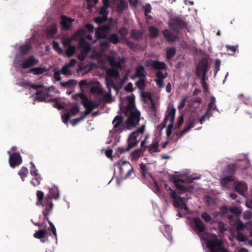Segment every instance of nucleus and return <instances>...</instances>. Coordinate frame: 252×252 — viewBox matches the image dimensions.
<instances>
[{"label":"nucleus","mask_w":252,"mask_h":252,"mask_svg":"<svg viewBox=\"0 0 252 252\" xmlns=\"http://www.w3.org/2000/svg\"><path fill=\"white\" fill-rule=\"evenodd\" d=\"M86 117V116L84 113H83V114L81 115L79 117L74 119L72 120V121L71 122L72 125L73 126H75L78 123H79L80 121L83 120Z\"/></svg>","instance_id":"obj_60"},{"label":"nucleus","mask_w":252,"mask_h":252,"mask_svg":"<svg viewBox=\"0 0 252 252\" xmlns=\"http://www.w3.org/2000/svg\"><path fill=\"white\" fill-rule=\"evenodd\" d=\"M75 47L74 46H71L67 48L65 53V55L66 57H71L72 56L75 52Z\"/></svg>","instance_id":"obj_48"},{"label":"nucleus","mask_w":252,"mask_h":252,"mask_svg":"<svg viewBox=\"0 0 252 252\" xmlns=\"http://www.w3.org/2000/svg\"><path fill=\"white\" fill-rule=\"evenodd\" d=\"M174 186L176 188L177 191L173 190L171 188L168 186L167 184H165L164 185V187L165 189L167 191H170V196L173 199H175L179 195L183 194L187 192L188 191H190L192 189H193V187L192 186H188L181 185V184H183L185 183V181L182 179H175L173 181Z\"/></svg>","instance_id":"obj_2"},{"label":"nucleus","mask_w":252,"mask_h":252,"mask_svg":"<svg viewBox=\"0 0 252 252\" xmlns=\"http://www.w3.org/2000/svg\"><path fill=\"white\" fill-rule=\"evenodd\" d=\"M35 94L36 96L34 98V101L38 100L40 102H47L45 94L43 91H37Z\"/></svg>","instance_id":"obj_29"},{"label":"nucleus","mask_w":252,"mask_h":252,"mask_svg":"<svg viewBox=\"0 0 252 252\" xmlns=\"http://www.w3.org/2000/svg\"><path fill=\"white\" fill-rule=\"evenodd\" d=\"M47 195H49L50 201H52V199H58L59 198L58 188L56 186L50 188L49 193Z\"/></svg>","instance_id":"obj_23"},{"label":"nucleus","mask_w":252,"mask_h":252,"mask_svg":"<svg viewBox=\"0 0 252 252\" xmlns=\"http://www.w3.org/2000/svg\"><path fill=\"white\" fill-rule=\"evenodd\" d=\"M220 63L221 62L220 59H217L215 60L214 67V74L215 76L220 69Z\"/></svg>","instance_id":"obj_57"},{"label":"nucleus","mask_w":252,"mask_h":252,"mask_svg":"<svg viewBox=\"0 0 252 252\" xmlns=\"http://www.w3.org/2000/svg\"><path fill=\"white\" fill-rule=\"evenodd\" d=\"M229 211L227 207L225 205L222 206L220 208V211L217 212V214H220L221 217H225Z\"/></svg>","instance_id":"obj_49"},{"label":"nucleus","mask_w":252,"mask_h":252,"mask_svg":"<svg viewBox=\"0 0 252 252\" xmlns=\"http://www.w3.org/2000/svg\"><path fill=\"white\" fill-rule=\"evenodd\" d=\"M61 26L63 30H68L72 25V22L74 21V19L71 18H68L65 15H61Z\"/></svg>","instance_id":"obj_16"},{"label":"nucleus","mask_w":252,"mask_h":252,"mask_svg":"<svg viewBox=\"0 0 252 252\" xmlns=\"http://www.w3.org/2000/svg\"><path fill=\"white\" fill-rule=\"evenodd\" d=\"M229 211L231 213L237 216H240L242 213V210L241 209V208L240 207L236 206L230 207L229 208Z\"/></svg>","instance_id":"obj_43"},{"label":"nucleus","mask_w":252,"mask_h":252,"mask_svg":"<svg viewBox=\"0 0 252 252\" xmlns=\"http://www.w3.org/2000/svg\"><path fill=\"white\" fill-rule=\"evenodd\" d=\"M214 238L209 239L206 242V246L210 252H229L222 244V242L219 239L216 235H214Z\"/></svg>","instance_id":"obj_3"},{"label":"nucleus","mask_w":252,"mask_h":252,"mask_svg":"<svg viewBox=\"0 0 252 252\" xmlns=\"http://www.w3.org/2000/svg\"><path fill=\"white\" fill-rule=\"evenodd\" d=\"M46 232L44 229H39L37 231L35 232L33 234V236L34 238L37 239H41V241L43 242H44V240H42V239H44L46 237Z\"/></svg>","instance_id":"obj_39"},{"label":"nucleus","mask_w":252,"mask_h":252,"mask_svg":"<svg viewBox=\"0 0 252 252\" xmlns=\"http://www.w3.org/2000/svg\"><path fill=\"white\" fill-rule=\"evenodd\" d=\"M127 100V104L125 108L124 112L127 113L128 112L137 110L136 108L135 103V96L133 94L128 95L126 97Z\"/></svg>","instance_id":"obj_14"},{"label":"nucleus","mask_w":252,"mask_h":252,"mask_svg":"<svg viewBox=\"0 0 252 252\" xmlns=\"http://www.w3.org/2000/svg\"><path fill=\"white\" fill-rule=\"evenodd\" d=\"M212 116V112H209L206 111L204 114H203L201 117H200L198 120V123L200 124H202V123L205 121L206 118L208 119Z\"/></svg>","instance_id":"obj_52"},{"label":"nucleus","mask_w":252,"mask_h":252,"mask_svg":"<svg viewBox=\"0 0 252 252\" xmlns=\"http://www.w3.org/2000/svg\"><path fill=\"white\" fill-rule=\"evenodd\" d=\"M57 32V27L56 24H54L51 25L50 27H48L47 32L46 34L48 37H52Z\"/></svg>","instance_id":"obj_38"},{"label":"nucleus","mask_w":252,"mask_h":252,"mask_svg":"<svg viewBox=\"0 0 252 252\" xmlns=\"http://www.w3.org/2000/svg\"><path fill=\"white\" fill-rule=\"evenodd\" d=\"M191 227L194 231L200 235L206 230V226L199 217H194L191 222Z\"/></svg>","instance_id":"obj_6"},{"label":"nucleus","mask_w":252,"mask_h":252,"mask_svg":"<svg viewBox=\"0 0 252 252\" xmlns=\"http://www.w3.org/2000/svg\"><path fill=\"white\" fill-rule=\"evenodd\" d=\"M47 68L45 67H36L32 68L30 71L33 73L34 75H40L43 74L47 71Z\"/></svg>","instance_id":"obj_31"},{"label":"nucleus","mask_w":252,"mask_h":252,"mask_svg":"<svg viewBox=\"0 0 252 252\" xmlns=\"http://www.w3.org/2000/svg\"><path fill=\"white\" fill-rule=\"evenodd\" d=\"M145 125H143L139 128L132 132L128 138L127 146L126 147H120L118 148V153H116V154L118 155V156L119 157L120 154L128 152L131 149L136 146L139 141L137 139L138 136L139 134H143L145 131Z\"/></svg>","instance_id":"obj_1"},{"label":"nucleus","mask_w":252,"mask_h":252,"mask_svg":"<svg viewBox=\"0 0 252 252\" xmlns=\"http://www.w3.org/2000/svg\"><path fill=\"white\" fill-rule=\"evenodd\" d=\"M113 129L117 132H121L125 129L124 118L122 115H117L113 120Z\"/></svg>","instance_id":"obj_10"},{"label":"nucleus","mask_w":252,"mask_h":252,"mask_svg":"<svg viewBox=\"0 0 252 252\" xmlns=\"http://www.w3.org/2000/svg\"><path fill=\"white\" fill-rule=\"evenodd\" d=\"M53 208V203H50V206L44 208V209L42 211V214L44 217V220L47 221L48 223L49 221H50L49 220L48 215H49L52 212Z\"/></svg>","instance_id":"obj_26"},{"label":"nucleus","mask_w":252,"mask_h":252,"mask_svg":"<svg viewBox=\"0 0 252 252\" xmlns=\"http://www.w3.org/2000/svg\"><path fill=\"white\" fill-rule=\"evenodd\" d=\"M53 48L59 54H62L63 53V50L60 47L59 44L58 42H57L55 41H54L53 42Z\"/></svg>","instance_id":"obj_55"},{"label":"nucleus","mask_w":252,"mask_h":252,"mask_svg":"<svg viewBox=\"0 0 252 252\" xmlns=\"http://www.w3.org/2000/svg\"><path fill=\"white\" fill-rule=\"evenodd\" d=\"M194 123L193 120H191L188 123V126H185L184 128L181 132L177 133V135L178 136L179 138L182 137L184 134L188 132L191 128L194 127Z\"/></svg>","instance_id":"obj_22"},{"label":"nucleus","mask_w":252,"mask_h":252,"mask_svg":"<svg viewBox=\"0 0 252 252\" xmlns=\"http://www.w3.org/2000/svg\"><path fill=\"white\" fill-rule=\"evenodd\" d=\"M41 179L40 175L33 176V178L31 181V183L34 187L37 186L40 184Z\"/></svg>","instance_id":"obj_50"},{"label":"nucleus","mask_w":252,"mask_h":252,"mask_svg":"<svg viewBox=\"0 0 252 252\" xmlns=\"http://www.w3.org/2000/svg\"><path fill=\"white\" fill-rule=\"evenodd\" d=\"M237 240L239 242H245L247 240L246 237L241 232H238L237 234Z\"/></svg>","instance_id":"obj_59"},{"label":"nucleus","mask_w":252,"mask_h":252,"mask_svg":"<svg viewBox=\"0 0 252 252\" xmlns=\"http://www.w3.org/2000/svg\"><path fill=\"white\" fill-rule=\"evenodd\" d=\"M36 195L37 197L36 205L41 206L43 208L50 206V203H53L52 201H50L49 195H47L44 198V192L40 190L36 191Z\"/></svg>","instance_id":"obj_8"},{"label":"nucleus","mask_w":252,"mask_h":252,"mask_svg":"<svg viewBox=\"0 0 252 252\" xmlns=\"http://www.w3.org/2000/svg\"><path fill=\"white\" fill-rule=\"evenodd\" d=\"M68 67L66 64L64 65L62 69L60 70L61 72H62L63 74L65 75H68L71 74V72L69 70Z\"/></svg>","instance_id":"obj_63"},{"label":"nucleus","mask_w":252,"mask_h":252,"mask_svg":"<svg viewBox=\"0 0 252 252\" xmlns=\"http://www.w3.org/2000/svg\"><path fill=\"white\" fill-rule=\"evenodd\" d=\"M142 32L141 31L133 29L131 31V36L135 40H139L142 36Z\"/></svg>","instance_id":"obj_42"},{"label":"nucleus","mask_w":252,"mask_h":252,"mask_svg":"<svg viewBox=\"0 0 252 252\" xmlns=\"http://www.w3.org/2000/svg\"><path fill=\"white\" fill-rule=\"evenodd\" d=\"M83 106L86 108V110L83 112V113L87 116L90 114L93 109H94V102L90 100L88 97L85 102H82Z\"/></svg>","instance_id":"obj_20"},{"label":"nucleus","mask_w":252,"mask_h":252,"mask_svg":"<svg viewBox=\"0 0 252 252\" xmlns=\"http://www.w3.org/2000/svg\"><path fill=\"white\" fill-rule=\"evenodd\" d=\"M148 31L150 34V37L152 38H157L159 33V31L156 27L151 26L148 28Z\"/></svg>","instance_id":"obj_35"},{"label":"nucleus","mask_w":252,"mask_h":252,"mask_svg":"<svg viewBox=\"0 0 252 252\" xmlns=\"http://www.w3.org/2000/svg\"><path fill=\"white\" fill-rule=\"evenodd\" d=\"M125 115L127 117L126 121V125L130 127H135L138 125L140 121L141 113L138 110H135L128 112H124Z\"/></svg>","instance_id":"obj_5"},{"label":"nucleus","mask_w":252,"mask_h":252,"mask_svg":"<svg viewBox=\"0 0 252 252\" xmlns=\"http://www.w3.org/2000/svg\"><path fill=\"white\" fill-rule=\"evenodd\" d=\"M201 217L206 223H208L212 220L211 216L206 212H203L201 215Z\"/></svg>","instance_id":"obj_54"},{"label":"nucleus","mask_w":252,"mask_h":252,"mask_svg":"<svg viewBox=\"0 0 252 252\" xmlns=\"http://www.w3.org/2000/svg\"><path fill=\"white\" fill-rule=\"evenodd\" d=\"M107 17H106V15H105V16H103L102 15V16H98L97 17H96L95 19H94V22L98 24V25H100L101 24H102L105 22H106L107 21Z\"/></svg>","instance_id":"obj_51"},{"label":"nucleus","mask_w":252,"mask_h":252,"mask_svg":"<svg viewBox=\"0 0 252 252\" xmlns=\"http://www.w3.org/2000/svg\"><path fill=\"white\" fill-rule=\"evenodd\" d=\"M209 68L208 61L206 58H203L200 60L196 66L195 74L200 77L203 73H207Z\"/></svg>","instance_id":"obj_7"},{"label":"nucleus","mask_w":252,"mask_h":252,"mask_svg":"<svg viewBox=\"0 0 252 252\" xmlns=\"http://www.w3.org/2000/svg\"><path fill=\"white\" fill-rule=\"evenodd\" d=\"M188 25V23L185 20L178 17L170 19L168 22L169 27L177 33L182 30H186L189 32V30Z\"/></svg>","instance_id":"obj_4"},{"label":"nucleus","mask_w":252,"mask_h":252,"mask_svg":"<svg viewBox=\"0 0 252 252\" xmlns=\"http://www.w3.org/2000/svg\"><path fill=\"white\" fill-rule=\"evenodd\" d=\"M176 53L175 47H167L166 49V59L167 60H171L174 57Z\"/></svg>","instance_id":"obj_28"},{"label":"nucleus","mask_w":252,"mask_h":252,"mask_svg":"<svg viewBox=\"0 0 252 252\" xmlns=\"http://www.w3.org/2000/svg\"><path fill=\"white\" fill-rule=\"evenodd\" d=\"M106 39L111 43L117 44L120 42L119 37L116 33H112L107 35Z\"/></svg>","instance_id":"obj_33"},{"label":"nucleus","mask_w":252,"mask_h":252,"mask_svg":"<svg viewBox=\"0 0 252 252\" xmlns=\"http://www.w3.org/2000/svg\"><path fill=\"white\" fill-rule=\"evenodd\" d=\"M140 168L141 169V174L143 178H145L146 173L148 171V168L143 163H141L140 165Z\"/></svg>","instance_id":"obj_53"},{"label":"nucleus","mask_w":252,"mask_h":252,"mask_svg":"<svg viewBox=\"0 0 252 252\" xmlns=\"http://www.w3.org/2000/svg\"><path fill=\"white\" fill-rule=\"evenodd\" d=\"M72 97L74 100H78L79 98L82 100V102H85V100L87 99V96L83 93H80L74 94L72 96Z\"/></svg>","instance_id":"obj_45"},{"label":"nucleus","mask_w":252,"mask_h":252,"mask_svg":"<svg viewBox=\"0 0 252 252\" xmlns=\"http://www.w3.org/2000/svg\"><path fill=\"white\" fill-rule=\"evenodd\" d=\"M248 223H249V222H247L246 224H244L243 221L238 218L235 220L234 225L237 230L241 231L244 230L246 228V224Z\"/></svg>","instance_id":"obj_32"},{"label":"nucleus","mask_w":252,"mask_h":252,"mask_svg":"<svg viewBox=\"0 0 252 252\" xmlns=\"http://www.w3.org/2000/svg\"><path fill=\"white\" fill-rule=\"evenodd\" d=\"M162 33L165 39L169 43L174 42L178 38L177 35L167 29L164 30Z\"/></svg>","instance_id":"obj_17"},{"label":"nucleus","mask_w":252,"mask_h":252,"mask_svg":"<svg viewBox=\"0 0 252 252\" xmlns=\"http://www.w3.org/2000/svg\"><path fill=\"white\" fill-rule=\"evenodd\" d=\"M108 61L110 63V65L112 67H116L119 69H121L122 61L120 59L119 61L116 62L114 57H109L108 58Z\"/></svg>","instance_id":"obj_25"},{"label":"nucleus","mask_w":252,"mask_h":252,"mask_svg":"<svg viewBox=\"0 0 252 252\" xmlns=\"http://www.w3.org/2000/svg\"><path fill=\"white\" fill-rule=\"evenodd\" d=\"M107 73L110 76L113 77L115 78H118L120 77V72L117 69H109L107 70Z\"/></svg>","instance_id":"obj_46"},{"label":"nucleus","mask_w":252,"mask_h":252,"mask_svg":"<svg viewBox=\"0 0 252 252\" xmlns=\"http://www.w3.org/2000/svg\"><path fill=\"white\" fill-rule=\"evenodd\" d=\"M146 78H139V80L136 82L135 85L136 87L140 89L143 90L145 87V80Z\"/></svg>","instance_id":"obj_47"},{"label":"nucleus","mask_w":252,"mask_h":252,"mask_svg":"<svg viewBox=\"0 0 252 252\" xmlns=\"http://www.w3.org/2000/svg\"><path fill=\"white\" fill-rule=\"evenodd\" d=\"M135 77H138L139 78L146 77L145 73V67L143 65H140L137 66L135 69V75L132 78L134 79Z\"/></svg>","instance_id":"obj_21"},{"label":"nucleus","mask_w":252,"mask_h":252,"mask_svg":"<svg viewBox=\"0 0 252 252\" xmlns=\"http://www.w3.org/2000/svg\"><path fill=\"white\" fill-rule=\"evenodd\" d=\"M235 190L242 195H244L247 191V184L244 181L236 182L235 183Z\"/></svg>","instance_id":"obj_15"},{"label":"nucleus","mask_w":252,"mask_h":252,"mask_svg":"<svg viewBox=\"0 0 252 252\" xmlns=\"http://www.w3.org/2000/svg\"><path fill=\"white\" fill-rule=\"evenodd\" d=\"M252 217V213L251 211H245L243 214V218L245 220H249Z\"/></svg>","instance_id":"obj_64"},{"label":"nucleus","mask_w":252,"mask_h":252,"mask_svg":"<svg viewBox=\"0 0 252 252\" xmlns=\"http://www.w3.org/2000/svg\"><path fill=\"white\" fill-rule=\"evenodd\" d=\"M29 174V171L27 167L23 166L19 171L18 174L20 176L22 181H25V178H26Z\"/></svg>","instance_id":"obj_41"},{"label":"nucleus","mask_w":252,"mask_h":252,"mask_svg":"<svg viewBox=\"0 0 252 252\" xmlns=\"http://www.w3.org/2000/svg\"><path fill=\"white\" fill-rule=\"evenodd\" d=\"M22 162V157L19 153H14L10 155L9 163L11 167L14 168L20 165Z\"/></svg>","instance_id":"obj_11"},{"label":"nucleus","mask_w":252,"mask_h":252,"mask_svg":"<svg viewBox=\"0 0 252 252\" xmlns=\"http://www.w3.org/2000/svg\"><path fill=\"white\" fill-rule=\"evenodd\" d=\"M239 165L236 163L228 164L223 171V175L234 178V175Z\"/></svg>","instance_id":"obj_12"},{"label":"nucleus","mask_w":252,"mask_h":252,"mask_svg":"<svg viewBox=\"0 0 252 252\" xmlns=\"http://www.w3.org/2000/svg\"><path fill=\"white\" fill-rule=\"evenodd\" d=\"M144 151L145 150L142 149H137L133 151L131 154L132 160H137L140 157L143 156Z\"/></svg>","instance_id":"obj_27"},{"label":"nucleus","mask_w":252,"mask_h":252,"mask_svg":"<svg viewBox=\"0 0 252 252\" xmlns=\"http://www.w3.org/2000/svg\"><path fill=\"white\" fill-rule=\"evenodd\" d=\"M38 62L39 60L36 59L33 55H32L23 62L22 67L23 69L29 68L36 65Z\"/></svg>","instance_id":"obj_13"},{"label":"nucleus","mask_w":252,"mask_h":252,"mask_svg":"<svg viewBox=\"0 0 252 252\" xmlns=\"http://www.w3.org/2000/svg\"><path fill=\"white\" fill-rule=\"evenodd\" d=\"M216 102V98L214 96H211L210 98V101L208 105L207 111L211 112V110H218L217 106L215 105Z\"/></svg>","instance_id":"obj_30"},{"label":"nucleus","mask_w":252,"mask_h":252,"mask_svg":"<svg viewBox=\"0 0 252 252\" xmlns=\"http://www.w3.org/2000/svg\"><path fill=\"white\" fill-rule=\"evenodd\" d=\"M31 46L29 44H25L20 47V51L22 55H26L28 54L31 50Z\"/></svg>","instance_id":"obj_34"},{"label":"nucleus","mask_w":252,"mask_h":252,"mask_svg":"<svg viewBox=\"0 0 252 252\" xmlns=\"http://www.w3.org/2000/svg\"><path fill=\"white\" fill-rule=\"evenodd\" d=\"M147 147L148 148L149 152L150 154L160 152L158 149V142L156 139H154L152 141V143L149 146H147Z\"/></svg>","instance_id":"obj_24"},{"label":"nucleus","mask_w":252,"mask_h":252,"mask_svg":"<svg viewBox=\"0 0 252 252\" xmlns=\"http://www.w3.org/2000/svg\"><path fill=\"white\" fill-rule=\"evenodd\" d=\"M175 113L176 109L174 107H172L170 109L168 108V111L166 112L165 118L164 119V122L166 123L167 121L169 120L170 122H171V123H174Z\"/></svg>","instance_id":"obj_19"},{"label":"nucleus","mask_w":252,"mask_h":252,"mask_svg":"<svg viewBox=\"0 0 252 252\" xmlns=\"http://www.w3.org/2000/svg\"><path fill=\"white\" fill-rule=\"evenodd\" d=\"M107 33L101 29L97 28L95 31V36L97 39H105L107 37Z\"/></svg>","instance_id":"obj_37"},{"label":"nucleus","mask_w":252,"mask_h":252,"mask_svg":"<svg viewBox=\"0 0 252 252\" xmlns=\"http://www.w3.org/2000/svg\"><path fill=\"white\" fill-rule=\"evenodd\" d=\"M91 92L94 94L101 95L103 94V91L100 86H95L91 88Z\"/></svg>","instance_id":"obj_44"},{"label":"nucleus","mask_w":252,"mask_h":252,"mask_svg":"<svg viewBox=\"0 0 252 252\" xmlns=\"http://www.w3.org/2000/svg\"><path fill=\"white\" fill-rule=\"evenodd\" d=\"M47 102L53 103V107L57 108L58 110H62L64 108V106L62 105L56 98H50L47 100Z\"/></svg>","instance_id":"obj_40"},{"label":"nucleus","mask_w":252,"mask_h":252,"mask_svg":"<svg viewBox=\"0 0 252 252\" xmlns=\"http://www.w3.org/2000/svg\"><path fill=\"white\" fill-rule=\"evenodd\" d=\"M190 196L186 193L183 196H178L175 199L173 200V204L176 208L184 209L188 210V208L187 206L186 201H187Z\"/></svg>","instance_id":"obj_9"},{"label":"nucleus","mask_w":252,"mask_h":252,"mask_svg":"<svg viewBox=\"0 0 252 252\" xmlns=\"http://www.w3.org/2000/svg\"><path fill=\"white\" fill-rule=\"evenodd\" d=\"M62 44L64 48L72 46L71 45V40L69 38L63 39L62 41Z\"/></svg>","instance_id":"obj_62"},{"label":"nucleus","mask_w":252,"mask_h":252,"mask_svg":"<svg viewBox=\"0 0 252 252\" xmlns=\"http://www.w3.org/2000/svg\"><path fill=\"white\" fill-rule=\"evenodd\" d=\"M24 85L30 87L32 88L34 90H36L42 88L43 86V85H42L34 84H32V83H30V82H26V83H24Z\"/></svg>","instance_id":"obj_58"},{"label":"nucleus","mask_w":252,"mask_h":252,"mask_svg":"<svg viewBox=\"0 0 252 252\" xmlns=\"http://www.w3.org/2000/svg\"><path fill=\"white\" fill-rule=\"evenodd\" d=\"M97 1V0H87V9L91 12L92 8L94 6Z\"/></svg>","instance_id":"obj_56"},{"label":"nucleus","mask_w":252,"mask_h":252,"mask_svg":"<svg viewBox=\"0 0 252 252\" xmlns=\"http://www.w3.org/2000/svg\"><path fill=\"white\" fill-rule=\"evenodd\" d=\"M149 66L152 68L157 70H161L166 68V65L164 62L158 60H151Z\"/></svg>","instance_id":"obj_18"},{"label":"nucleus","mask_w":252,"mask_h":252,"mask_svg":"<svg viewBox=\"0 0 252 252\" xmlns=\"http://www.w3.org/2000/svg\"><path fill=\"white\" fill-rule=\"evenodd\" d=\"M234 180V178L228 176H224V177L220 180L221 185L223 187H226L228 184Z\"/></svg>","instance_id":"obj_36"},{"label":"nucleus","mask_w":252,"mask_h":252,"mask_svg":"<svg viewBox=\"0 0 252 252\" xmlns=\"http://www.w3.org/2000/svg\"><path fill=\"white\" fill-rule=\"evenodd\" d=\"M70 117V114L69 112H66L64 113L63 115L62 116V119L63 122L65 124H67L68 121H69Z\"/></svg>","instance_id":"obj_61"}]
</instances>
